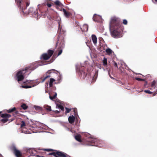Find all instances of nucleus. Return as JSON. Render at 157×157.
Returning <instances> with one entry per match:
<instances>
[{
    "mask_svg": "<svg viewBox=\"0 0 157 157\" xmlns=\"http://www.w3.org/2000/svg\"><path fill=\"white\" fill-rule=\"evenodd\" d=\"M109 27L112 36L114 38L120 37L123 29L120 19L116 17H112L109 23Z\"/></svg>",
    "mask_w": 157,
    "mask_h": 157,
    "instance_id": "1",
    "label": "nucleus"
},
{
    "mask_svg": "<svg viewBox=\"0 0 157 157\" xmlns=\"http://www.w3.org/2000/svg\"><path fill=\"white\" fill-rule=\"evenodd\" d=\"M24 7L25 8L23 12L21 9L19 8L21 12L23 13L28 14H30L34 17L36 18H40V17L42 16H43L44 17H45L46 15H47V12L46 11V10H44V9L43 6H45L46 4H43V6H42L40 5L38 6V8H37L36 10H35L33 7H30L29 9L28 12L25 11V10L26 9L27 7H28L26 6V5L25 3L24 2Z\"/></svg>",
    "mask_w": 157,
    "mask_h": 157,
    "instance_id": "2",
    "label": "nucleus"
},
{
    "mask_svg": "<svg viewBox=\"0 0 157 157\" xmlns=\"http://www.w3.org/2000/svg\"><path fill=\"white\" fill-rule=\"evenodd\" d=\"M64 33V31H62L60 29V33L59 35L57 41L56 45V47L59 46L58 50L59 51L57 56L61 54L62 52V49L64 46V38L65 36Z\"/></svg>",
    "mask_w": 157,
    "mask_h": 157,
    "instance_id": "3",
    "label": "nucleus"
},
{
    "mask_svg": "<svg viewBox=\"0 0 157 157\" xmlns=\"http://www.w3.org/2000/svg\"><path fill=\"white\" fill-rule=\"evenodd\" d=\"M35 68L33 67V65H30L25 67L24 69L18 71L16 74L17 81L19 82L22 81L24 79V76L26 72L31 70H33Z\"/></svg>",
    "mask_w": 157,
    "mask_h": 157,
    "instance_id": "4",
    "label": "nucleus"
},
{
    "mask_svg": "<svg viewBox=\"0 0 157 157\" xmlns=\"http://www.w3.org/2000/svg\"><path fill=\"white\" fill-rule=\"evenodd\" d=\"M59 73L58 71L57 70L52 69L46 72L45 76H43V78L41 77L40 79L41 80V82H44L47 78H50L51 77L53 76L54 74H56L58 75V73Z\"/></svg>",
    "mask_w": 157,
    "mask_h": 157,
    "instance_id": "5",
    "label": "nucleus"
},
{
    "mask_svg": "<svg viewBox=\"0 0 157 157\" xmlns=\"http://www.w3.org/2000/svg\"><path fill=\"white\" fill-rule=\"evenodd\" d=\"M15 2L19 8L21 9L23 12L25 8L24 7V2L25 3L26 6H29L30 3V0H15Z\"/></svg>",
    "mask_w": 157,
    "mask_h": 157,
    "instance_id": "6",
    "label": "nucleus"
},
{
    "mask_svg": "<svg viewBox=\"0 0 157 157\" xmlns=\"http://www.w3.org/2000/svg\"><path fill=\"white\" fill-rule=\"evenodd\" d=\"M81 77L83 79L85 78L86 76H89L90 73H89L88 69L82 66L79 69Z\"/></svg>",
    "mask_w": 157,
    "mask_h": 157,
    "instance_id": "7",
    "label": "nucleus"
},
{
    "mask_svg": "<svg viewBox=\"0 0 157 157\" xmlns=\"http://www.w3.org/2000/svg\"><path fill=\"white\" fill-rule=\"evenodd\" d=\"M47 52L48 53L43 54L41 56V58L45 60H48L53 54L54 51L49 49L48 51Z\"/></svg>",
    "mask_w": 157,
    "mask_h": 157,
    "instance_id": "8",
    "label": "nucleus"
},
{
    "mask_svg": "<svg viewBox=\"0 0 157 157\" xmlns=\"http://www.w3.org/2000/svg\"><path fill=\"white\" fill-rule=\"evenodd\" d=\"M1 117L4 118L2 119L1 121L3 123H5L7 121H9L8 118L11 117V115L7 113H4L1 114ZM14 120V118H13L9 120L10 122H11Z\"/></svg>",
    "mask_w": 157,
    "mask_h": 157,
    "instance_id": "9",
    "label": "nucleus"
},
{
    "mask_svg": "<svg viewBox=\"0 0 157 157\" xmlns=\"http://www.w3.org/2000/svg\"><path fill=\"white\" fill-rule=\"evenodd\" d=\"M68 155L66 153L60 151H56L55 157H67Z\"/></svg>",
    "mask_w": 157,
    "mask_h": 157,
    "instance_id": "10",
    "label": "nucleus"
},
{
    "mask_svg": "<svg viewBox=\"0 0 157 157\" xmlns=\"http://www.w3.org/2000/svg\"><path fill=\"white\" fill-rule=\"evenodd\" d=\"M13 153L17 157H21L22 156V153L15 147L13 149Z\"/></svg>",
    "mask_w": 157,
    "mask_h": 157,
    "instance_id": "11",
    "label": "nucleus"
},
{
    "mask_svg": "<svg viewBox=\"0 0 157 157\" xmlns=\"http://www.w3.org/2000/svg\"><path fill=\"white\" fill-rule=\"evenodd\" d=\"M39 150H43L45 151H47L48 152L49 151H55V152H51L50 153H49L48 155H53L54 157H55V155H56V151H55L54 150L51 149H38Z\"/></svg>",
    "mask_w": 157,
    "mask_h": 157,
    "instance_id": "12",
    "label": "nucleus"
},
{
    "mask_svg": "<svg viewBox=\"0 0 157 157\" xmlns=\"http://www.w3.org/2000/svg\"><path fill=\"white\" fill-rule=\"evenodd\" d=\"M16 110V108L15 107H14L13 108L7 110V111L8 113H11L14 112V113L13 114V115L14 116H17L18 114V112Z\"/></svg>",
    "mask_w": 157,
    "mask_h": 157,
    "instance_id": "13",
    "label": "nucleus"
},
{
    "mask_svg": "<svg viewBox=\"0 0 157 157\" xmlns=\"http://www.w3.org/2000/svg\"><path fill=\"white\" fill-rule=\"evenodd\" d=\"M60 10L61 11H63L64 15L67 18L69 17L71 15V13L67 11L64 8H63L62 9H61Z\"/></svg>",
    "mask_w": 157,
    "mask_h": 157,
    "instance_id": "14",
    "label": "nucleus"
},
{
    "mask_svg": "<svg viewBox=\"0 0 157 157\" xmlns=\"http://www.w3.org/2000/svg\"><path fill=\"white\" fill-rule=\"evenodd\" d=\"M88 26L87 25H84L82 27H80V30H81L82 32H86L88 30Z\"/></svg>",
    "mask_w": 157,
    "mask_h": 157,
    "instance_id": "15",
    "label": "nucleus"
},
{
    "mask_svg": "<svg viewBox=\"0 0 157 157\" xmlns=\"http://www.w3.org/2000/svg\"><path fill=\"white\" fill-rule=\"evenodd\" d=\"M75 119V116H74L73 115L70 116L68 117V121L71 124H73L74 121Z\"/></svg>",
    "mask_w": 157,
    "mask_h": 157,
    "instance_id": "16",
    "label": "nucleus"
},
{
    "mask_svg": "<svg viewBox=\"0 0 157 157\" xmlns=\"http://www.w3.org/2000/svg\"><path fill=\"white\" fill-rule=\"evenodd\" d=\"M156 82L154 80L152 82L151 84V88H150L151 89H153L155 90H156V89H155L156 88Z\"/></svg>",
    "mask_w": 157,
    "mask_h": 157,
    "instance_id": "17",
    "label": "nucleus"
},
{
    "mask_svg": "<svg viewBox=\"0 0 157 157\" xmlns=\"http://www.w3.org/2000/svg\"><path fill=\"white\" fill-rule=\"evenodd\" d=\"M92 41L94 44H97V38L95 35H92L91 36Z\"/></svg>",
    "mask_w": 157,
    "mask_h": 157,
    "instance_id": "18",
    "label": "nucleus"
},
{
    "mask_svg": "<svg viewBox=\"0 0 157 157\" xmlns=\"http://www.w3.org/2000/svg\"><path fill=\"white\" fill-rule=\"evenodd\" d=\"M98 140L96 139H94L92 140V141L93 143L92 145L93 146H96L99 147L100 146L98 145V144L97 143V141Z\"/></svg>",
    "mask_w": 157,
    "mask_h": 157,
    "instance_id": "19",
    "label": "nucleus"
},
{
    "mask_svg": "<svg viewBox=\"0 0 157 157\" xmlns=\"http://www.w3.org/2000/svg\"><path fill=\"white\" fill-rule=\"evenodd\" d=\"M44 108L48 111H50L52 110L51 107L48 105H45L44 106Z\"/></svg>",
    "mask_w": 157,
    "mask_h": 157,
    "instance_id": "20",
    "label": "nucleus"
},
{
    "mask_svg": "<svg viewBox=\"0 0 157 157\" xmlns=\"http://www.w3.org/2000/svg\"><path fill=\"white\" fill-rule=\"evenodd\" d=\"M35 151L33 149H29L28 151L27 152H29L30 154L32 155H34L35 154L34 152Z\"/></svg>",
    "mask_w": 157,
    "mask_h": 157,
    "instance_id": "21",
    "label": "nucleus"
},
{
    "mask_svg": "<svg viewBox=\"0 0 157 157\" xmlns=\"http://www.w3.org/2000/svg\"><path fill=\"white\" fill-rule=\"evenodd\" d=\"M56 108L60 109L63 111H64V109L62 105L59 104L58 103L56 104Z\"/></svg>",
    "mask_w": 157,
    "mask_h": 157,
    "instance_id": "22",
    "label": "nucleus"
},
{
    "mask_svg": "<svg viewBox=\"0 0 157 157\" xmlns=\"http://www.w3.org/2000/svg\"><path fill=\"white\" fill-rule=\"evenodd\" d=\"M55 81V80L54 79L52 78H50L49 81V86L50 87H52L53 86V83Z\"/></svg>",
    "mask_w": 157,
    "mask_h": 157,
    "instance_id": "23",
    "label": "nucleus"
},
{
    "mask_svg": "<svg viewBox=\"0 0 157 157\" xmlns=\"http://www.w3.org/2000/svg\"><path fill=\"white\" fill-rule=\"evenodd\" d=\"M75 26L76 27V29L77 30L80 31V27H81L79 25V23L78 21L75 22Z\"/></svg>",
    "mask_w": 157,
    "mask_h": 157,
    "instance_id": "24",
    "label": "nucleus"
},
{
    "mask_svg": "<svg viewBox=\"0 0 157 157\" xmlns=\"http://www.w3.org/2000/svg\"><path fill=\"white\" fill-rule=\"evenodd\" d=\"M55 4L57 6L61 7L63 5L62 3L59 1L56 0L55 2Z\"/></svg>",
    "mask_w": 157,
    "mask_h": 157,
    "instance_id": "25",
    "label": "nucleus"
},
{
    "mask_svg": "<svg viewBox=\"0 0 157 157\" xmlns=\"http://www.w3.org/2000/svg\"><path fill=\"white\" fill-rule=\"evenodd\" d=\"M36 85V84L35 85H33V86H27V85H22L21 86V87L24 88H31L32 87Z\"/></svg>",
    "mask_w": 157,
    "mask_h": 157,
    "instance_id": "26",
    "label": "nucleus"
},
{
    "mask_svg": "<svg viewBox=\"0 0 157 157\" xmlns=\"http://www.w3.org/2000/svg\"><path fill=\"white\" fill-rule=\"evenodd\" d=\"M21 108H22L24 110L26 109L28 107L27 105L23 103L21 106Z\"/></svg>",
    "mask_w": 157,
    "mask_h": 157,
    "instance_id": "27",
    "label": "nucleus"
},
{
    "mask_svg": "<svg viewBox=\"0 0 157 157\" xmlns=\"http://www.w3.org/2000/svg\"><path fill=\"white\" fill-rule=\"evenodd\" d=\"M75 139L78 141L81 142V136L80 135H77L75 136Z\"/></svg>",
    "mask_w": 157,
    "mask_h": 157,
    "instance_id": "28",
    "label": "nucleus"
},
{
    "mask_svg": "<svg viewBox=\"0 0 157 157\" xmlns=\"http://www.w3.org/2000/svg\"><path fill=\"white\" fill-rule=\"evenodd\" d=\"M103 62V66H106L107 64V59L105 58L104 57V58L103 60L102 61Z\"/></svg>",
    "mask_w": 157,
    "mask_h": 157,
    "instance_id": "29",
    "label": "nucleus"
},
{
    "mask_svg": "<svg viewBox=\"0 0 157 157\" xmlns=\"http://www.w3.org/2000/svg\"><path fill=\"white\" fill-rule=\"evenodd\" d=\"M57 96V94L56 93H55L54 94V95L53 96H49V98L51 100H53L54 99H55Z\"/></svg>",
    "mask_w": 157,
    "mask_h": 157,
    "instance_id": "30",
    "label": "nucleus"
},
{
    "mask_svg": "<svg viewBox=\"0 0 157 157\" xmlns=\"http://www.w3.org/2000/svg\"><path fill=\"white\" fill-rule=\"evenodd\" d=\"M21 123H22V124L21 125V128H23L25 126V123L23 121H21Z\"/></svg>",
    "mask_w": 157,
    "mask_h": 157,
    "instance_id": "31",
    "label": "nucleus"
},
{
    "mask_svg": "<svg viewBox=\"0 0 157 157\" xmlns=\"http://www.w3.org/2000/svg\"><path fill=\"white\" fill-rule=\"evenodd\" d=\"M106 52L109 54H110L112 53V51L109 48H108L106 49Z\"/></svg>",
    "mask_w": 157,
    "mask_h": 157,
    "instance_id": "32",
    "label": "nucleus"
},
{
    "mask_svg": "<svg viewBox=\"0 0 157 157\" xmlns=\"http://www.w3.org/2000/svg\"><path fill=\"white\" fill-rule=\"evenodd\" d=\"M65 109L66 110V111H65V113H69L70 112V111L71 110V109L68 108L67 107H65Z\"/></svg>",
    "mask_w": 157,
    "mask_h": 157,
    "instance_id": "33",
    "label": "nucleus"
},
{
    "mask_svg": "<svg viewBox=\"0 0 157 157\" xmlns=\"http://www.w3.org/2000/svg\"><path fill=\"white\" fill-rule=\"evenodd\" d=\"M35 109L37 110H41L42 108L39 106H36L35 107Z\"/></svg>",
    "mask_w": 157,
    "mask_h": 157,
    "instance_id": "34",
    "label": "nucleus"
},
{
    "mask_svg": "<svg viewBox=\"0 0 157 157\" xmlns=\"http://www.w3.org/2000/svg\"><path fill=\"white\" fill-rule=\"evenodd\" d=\"M135 79L139 81H144V79H142V78H135Z\"/></svg>",
    "mask_w": 157,
    "mask_h": 157,
    "instance_id": "35",
    "label": "nucleus"
},
{
    "mask_svg": "<svg viewBox=\"0 0 157 157\" xmlns=\"http://www.w3.org/2000/svg\"><path fill=\"white\" fill-rule=\"evenodd\" d=\"M144 92L145 93H148V94H151L152 93V92H151L149 90H144Z\"/></svg>",
    "mask_w": 157,
    "mask_h": 157,
    "instance_id": "36",
    "label": "nucleus"
},
{
    "mask_svg": "<svg viewBox=\"0 0 157 157\" xmlns=\"http://www.w3.org/2000/svg\"><path fill=\"white\" fill-rule=\"evenodd\" d=\"M73 111L74 112V115L75 116L76 114H77V110L76 109H74Z\"/></svg>",
    "mask_w": 157,
    "mask_h": 157,
    "instance_id": "37",
    "label": "nucleus"
},
{
    "mask_svg": "<svg viewBox=\"0 0 157 157\" xmlns=\"http://www.w3.org/2000/svg\"><path fill=\"white\" fill-rule=\"evenodd\" d=\"M97 17V16L96 15H94L93 17V19L94 21H97V19H96V18Z\"/></svg>",
    "mask_w": 157,
    "mask_h": 157,
    "instance_id": "38",
    "label": "nucleus"
},
{
    "mask_svg": "<svg viewBox=\"0 0 157 157\" xmlns=\"http://www.w3.org/2000/svg\"><path fill=\"white\" fill-rule=\"evenodd\" d=\"M123 23L124 24L126 25L127 24V21L126 20L124 19L123 20Z\"/></svg>",
    "mask_w": 157,
    "mask_h": 157,
    "instance_id": "39",
    "label": "nucleus"
},
{
    "mask_svg": "<svg viewBox=\"0 0 157 157\" xmlns=\"http://www.w3.org/2000/svg\"><path fill=\"white\" fill-rule=\"evenodd\" d=\"M113 63H114V66L117 67V68H118V65H117V63L115 62L114 61H113Z\"/></svg>",
    "mask_w": 157,
    "mask_h": 157,
    "instance_id": "40",
    "label": "nucleus"
},
{
    "mask_svg": "<svg viewBox=\"0 0 157 157\" xmlns=\"http://www.w3.org/2000/svg\"><path fill=\"white\" fill-rule=\"evenodd\" d=\"M119 70L121 72V73L122 75H124V72H123L121 70V67H120L119 68Z\"/></svg>",
    "mask_w": 157,
    "mask_h": 157,
    "instance_id": "41",
    "label": "nucleus"
},
{
    "mask_svg": "<svg viewBox=\"0 0 157 157\" xmlns=\"http://www.w3.org/2000/svg\"><path fill=\"white\" fill-rule=\"evenodd\" d=\"M46 5L49 7H51V6H52V5H51V3H49L48 2H47V3Z\"/></svg>",
    "mask_w": 157,
    "mask_h": 157,
    "instance_id": "42",
    "label": "nucleus"
},
{
    "mask_svg": "<svg viewBox=\"0 0 157 157\" xmlns=\"http://www.w3.org/2000/svg\"><path fill=\"white\" fill-rule=\"evenodd\" d=\"M60 111H59L58 110H55L54 111V112L55 113H59L60 112Z\"/></svg>",
    "mask_w": 157,
    "mask_h": 157,
    "instance_id": "43",
    "label": "nucleus"
},
{
    "mask_svg": "<svg viewBox=\"0 0 157 157\" xmlns=\"http://www.w3.org/2000/svg\"><path fill=\"white\" fill-rule=\"evenodd\" d=\"M109 77H110L112 79H115V78H113V77H112L111 76V75H110V73H109Z\"/></svg>",
    "mask_w": 157,
    "mask_h": 157,
    "instance_id": "44",
    "label": "nucleus"
},
{
    "mask_svg": "<svg viewBox=\"0 0 157 157\" xmlns=\"http://www.w3.org/2000/svg\"><path fill=\"white\" fill-rule=\"evenodd\" d=\"M57 56H56V55L55 54H54L53 55V58H55L56 57H57Z\"/></svg>",
    "mask_w": 157,
    "mask_h": 157,
    "instance_id": "45",
    "label": "nucleus"
},
{
    "mask_svg": "<svg viewBox=\"0 0 157 157\" xmlns=\"http://www.w3.org/2000/svg\"><path fill=\"white\" fill-rule=\"evenodd\" d=\"M59 72V73H58V75H60V73H59V72ZM54 75H57V74H54L53 75H54ZM59 77H60V76H59Z\"/></svg>",
    "mask_w": 157,
    "mask_h": 157,
    "instance_id": "46",
    "label": "nucleus"
},
{
    "mask_svg": "<svg viewBox=\"0 0 157 157\" xmlns=\"http://www.w3.org/2000/svg\"><path fill=\"white\" fill-rule=\"evenodd\" d=\"M36 157H41L39 155H36Z\"/></svg>",
    "mask_w": 157,
    "mask_h": 157,
    "instance_id": "47",
    "label": "nucleus"
},
{
    "mask_svg": "<svg viewBox=\"0 0 157 157\" xmlns=\"http://www.w3.org/2000/svg\"><path fill=\"white\" fill-rule=\"evenodd\" d=\"M26 82H23V83H24V84H25V83H26Z\"/></svg>",
    "mask_w": 157,
    "mask_h": 157,
    "instance_id": "48",
    "label": "nucleus"
},
{
    "mask_svg": "<svg viewBox=\"0 0 157 157\" xmlns=\"http://www.w3.org/2000/svg\"><path fill=\"white\" fill-rule=\"evenodd\" d=\"M155 1L157 2V0H155Z\"/></svg>",
    "mask_w": 157,
    "mask_h": 157,
    "instance_id": "49",
    "label": "nucleus"
},
{
    "mask_svg": "<svg viewBox=\"0 0 157 157\" xmlns=\"http://www.w3.org/2000/svg\"><path fill=\"white\" fill-rule=\"evenodd\" d=\"M52 18V17H50V18H49V19H50V18Z\"/></svg>",
    "mask_w": 157,
    "mask_h": 157,
    "instance_id": "50",
    "label": "nucleus"
},
{
    "mask_svg": "<svg viewBox=\"0 0 157 157\" xmlns=\"http://www.w3.org/2000/svg\"><path fill=\"white\" fill-rule=\"evenodd\" d=\"M1 155L0 154V157H1Z\"/></svg>",
    "mask_w": 157,
    "mask_h": 157,
    "instance_id": "51",
    "label": "nucleus"
},
{
    "mask_svg": "<svg viewBox=\"0 0 157 157\" xmlns=\"http://www.w3.org/2000/svg\"><path fill=\"white\" fill-rule=\"evenodd\" d=\"M33 81V80L30 81V82H31V81Z\"/></svg>",
    "mask_w": 157,
    "mask_h": 157,
    "instance_id": "52",
    "label": "nucleus"
}]
</instances>
